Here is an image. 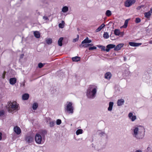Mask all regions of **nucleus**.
Segmentation results:
<instances>
[{
    "label": "nucleus",
    "mask_w": 152,
    "mask_h": 152,
    "mask_svg": "<svg viewBox=\"0 0 152 152\" xmlns=\"http://www.w3.org/2000/svg\"><path fill=\"white\" fill-rule=\"evenodd\" d=\"M77 38L78 39L79 38V35H77Z\"/></svg>",
    "instance_id": "obj_54"
},
{
    "label": "nucleus",
    "mask_w": 152,
    "mask_h": 152,
    "mask_svg": "<svg viewBox=\"0 0 152 152\" xmlns=\"http://www.w3.org/2000/svg\"><path fill=\"white\" fill-rule=\"evenodd\" d=\"M5 112L3 110H0V117H3L4 116L5 114Z\"/></svg>",
    "instance_id": "obj_30"
},
{
    "label": "nucleus",
    "mask_w": 152,
    "mask_h": 152,
    "mask_svg": "<svg viewBox=\"0 0 152 152\" xmlns=\"http://www.w3.org/2000/svg\"><path fill=\"white\" fill-rule=\"evenodd\" d=\"M149 11L151 13H152V8H151Z\"/></svg>",
    "instance_id": "obj_51"
},
{
    "label": "nucleus",
    "mask_w": 152,
    "mask_h": 152,
    "mask_svg": "<svg viewBox=\"0 0 152 152\" xmlns=\"http://www.w3.org/2000/svg\"><path fill=\"white\" fill-rule=\"evenodd\" d=\"M112 75L110 72H107L105 75V78L107 79H110Z\"/></svg>",
    "instance_id": "obj_15"
},
{
    "label": "nucleus",
    "mask_w": 152,
    "mask_h": 152,
    "mask_svg": "<svg viewBox=\"0 0 152 152\" xmlns=\"http://www.w3.org/2000/svg\"><path fill=\"white\" fill-rule=\"evenodd\" d=\"M144 14L145 17L147 18H149L151 15V14L150 12L149 11L148 12L145 13Z\"/></svg>",
    "instance_id": "obj_24"
},
{
    "label": "nucleus",
    "mask_w": 152,
    "mask_h": 152,
    "mask_svg": "<svg viewBox=\"0 0 152 152\" xmlns=\"http://www.w3.org/2000/svg\"><path fill=\"white\" fill-rule=\"evenodd\" d=\"M33 138L30 136H27L25 138V140L28 143L32 142H33Z\"/></svg>",
    "instance_id": "obj_8"
},
{
    "label": "nucleus",
    "mask_w": 152,
    "mask_h": 152,
    "mask_svg": "<svg viewBox=\"0 0 152 152\" xmlns=\"http://www.w3.org/2000/svg\"><path fill=\"white\" fill-rule=\"evenodd\" d=\"M38 105H33L32 108L34 110H35L38 107Z\"/></svg>",
    "instance_id": "obj_40"
},
{
    "label": "nucleus",
    "mask_w": 152,
    "mask_h": 152,
    "mask_svg": "<svg viewBox=\"0 0 152 152\" xmlns=\"http://www.w3.org/2000/svg\"><path fill=\"white\" fill-rule=\"evenodd\" d=\"M101 49H102V50H104V51H105V47L101 46Z\"/></svg>",
    "instance_id": "obj_43"
},
{
    "label": "nucleus",
    "mask_w": 152,
    "mask_h": 152,
    "mask_svg": "<svg viewBox=\"0 0 152 152\" xmlns=\"http://www.w3.org/2000/svg\"><path fill=\"white\" fill-rule=\"evenodd\" d=\"M89 46H93V44H88Z\"/></svg>",
    "instance_id": "obj_53"
},
{
    "label": "nucleus",
    "mask_w": 152,
    "mask_h": 152,
    "mask_svg": "<svg viewBox=\"0 0 152 152\" xmlns=\"http://www.w3.org/2000/svg\"><path fill=\"white\" fill-rule=\"evenodd\" d=\"M47 133V131L44 130L39 133H37L35 135V138L36 142L39 144L43 143L45 135Z\"/></svg>",
    "instance_id": "obj_3"
},
{
    "label": "nucleus",
    "mask_w": 152,
    "mask_h": 152,
    "mask_svg": "<svg viewBox=\"0 0 152 152\" xmlns=\"http://www.w3.org/2000/svg\"><path fill=\"white\" fill-rule=\"evenodd\" d=\"M80 47H84V48H87L89 47L88 44H86L82 45V44L80 46Z\"/></svg>",
    "instance_id": "obj_35"
},
{
    "label": "nucleus",
    "mask_w": 152,
    "mask_h": 152,
    "mask_svg": "<svg viewBox=\"0 0 152 152\" xmlns=\"http://www.w3.org/2000/svg\"><path fill=\"white\" fill-rule=\"evenodd\" d=\"M55 122L54 121H50L49 126L50 127H53L55 125Z\"/></svg>",
    "instance_id": "obj_29"
},
{
    "label": "nucleus",
    "mask_w": 152,
    "mask_h": 152,
    "mask_svg": "<svg viewBox=\"0 0 152 152\" xmlns=\"http://www.w3.org/2000/svg\"><path fill=\"white\" fill-rule=\"evenodd\" d=\"M115 45L113 44H109L107 45V48L105 49V51L107 52L109 51L110 49L111 48H115Z\"/></svg>",
    "instance_id": "obj_10"
},
{
    "label": "nucleus",
    "mask_w": 152,
    "mask_h": 152,
    "mask_svg": "<svg viewBox=\"0 0 152 152\" xmlns=\"http://www.w3.org/2000/svg\"><path fill=\"white\" fill-rule=\"evenodd\" d=\"M130 45L132 47H137L141 45V43H137L134 42H130L129 43Z\"/></svg>",
    "instance_id": "obj_9"
},
{
    "label": "nucleus",
    "mask_w": 152,
    "mask_h": 152,
    "mask_svg": "<svg viewBox=\"0 0 152 152\" xmlns=\"http://www.w3.org/2000/svg\"><path fill=\"white\" fill-rule=\"evenodd\" d=\"M74 107L72 105H67L65 111L69 113L72 114L73 113Z\"/></svg>",
    "instance_id": "obj_5"
},
{
    "label": "nucleus",
    "mask_w": 152,
    "mask_h": 152,
    "mask_svg": "<svg viewBox=\"0 0 152 152\" xmlns=\"http://www.w3.org/2000/svg\"><path fill=\"white\" fill-rule=\"evenodd\" d=\"M96 48L95 46H93L92 47H90L88 49L89 50H92L94 49H96Z\"/></svg>",
    "instance_id": "obj_39"
},
{
    "label": "nucleus",
    "mask_w": 152,
    "mask_h": 152,
    "mask_svg": "<svg viewBox=\"0 0 152 152\" xmlns=\"http://www.w3.org/2000/svg\"><path fill=\"white\" fill-rule=\"evenodd\" d=\"M113 104V102H110L109 104H110V105H112V104Z\"/></svg>",
    "instance_id": "obj_50"
},
{
    "label": "nucleus",
    "mask_w": 152,
    "mask_h": 152,
    "mask_svg": "<svg viewBox=\"0 0 152 152\" xmlns=\"http://www.w3.org/2000/svg\"><path fill=\"white\" fill-rule=\"evenodd\" d=\"M135 2V0H127L125 3V6L126 7H129Z\"/></svg>",
    "instance_id": "obj_6"
},
{
    "label": "nucleus",
    "mask_w": 152,
    "mask_h": 152,
    "mask_svg": "<svg viewBox=\"0 0 152 152\" xmlns=\"http://www.w3.org/2000/svg\"><path fill=\"white\" fill-rule=\"evenodd\" d=\"M83 130L82 129H78L76 131V133L77 135H78L79 134H82L83 133Z\"/></svg>",
    "instance_id": "obj_25"
},
{
    "label": "nucleus",
    "mask_w": 152,
    "mask_h": 152,
    "mask_svg": "<svg viewBox=\"0 0 152 152\" xmlns=\"http://www.w3.org/2000/svg\"><path fill=\"white\" fill-rule=\"evenodd\" d=\"M68 10V8L66 6L64 7L62 9V11L64 12H66Z\"/></svg>",
    "instance_id": "obj_26"
},
{
    "label": "nucleus",
    "mask_w": 152,
    "mask_h": 152,
    "mask_svg": "<svg viewBox=\"0 0 152 152\" xmlns=\"http://www.w3.org/2000/svg\"><path fill=\"white\" fill-rule=\"evenodd\" d=\"M128 21L129 19H127L125 21L124 25L122 26L123 27L125 28H126L127 27L128 22Z\"/></svg>",
    "instance_id": "obj_28"
},
{
    "label": "nucleus",
    "mask_w": 152,
    "mask_h": 152,
    "mask_svg": "<svg viewBox=\"0 0 152 152\" xmlns=\"http://www.w3.org/2000/svg\"><path fill=\"white\" fill-rule=\"evenodd\" d=\"M16 82V79L15 78H11L10 79V83L12 85L14 84Z\"/></svg>",
    "instance_id": "obj_14"
},
{
    "label": "nucleus",
    "mask_w": 152,
    "mask_h": 152,
    "mask_svg": "<svg viewBox=\"0 0 152 152\" xmlns=\"http://www.w3.org/2000/svg\"><path fill=\"white\" fill-rule=\"evenodd\" d=\"M105 15L108 17L112 15L111 11L110 10H107L106 12Z\"/></svg>",
    "instance_id": "obj_27"
},
{
    "label": "nucleus",
    "mask_w": 152,
    "mask_h": 152,
    "mask_svg": "<svg viewBox=\"0 0 152 152\" xmlns=\"http://www.w3.org/2000/svg\"><path fill=\"white\" fill-rule=\"evenodd\" d=\"M124 100L123 99H118L117 101V104H124Z\"/></svg>",
    "instance_id": "obj_20"
},
{
    "label": "nucleus",
    "mask_w": 152,
    "mask_h": 152,
    "mask_svg": "<svg viewBox=\"0 0 152 152\" xmlns=\"http://www.w3.org/2000/svg\"><path fill=\"white\" fill-rule=\"evenodd\" d=\"M92 42L91 40H89L88 38L87 37L86 39L83 40L81 42L82 44H83L85 43L89 44Z\"/></svg>",
    "instance_id": "obj_12"
},
{
    "label": "nucleus",
    "mask_w": 152,
    "mask_h": 152,
    "mask_svg": "<svg viewBox=\"0 0 152 152\" xmlns=\"http://www.w3.org/2000/svg\"><path fill=\"white\" fill-rule=\"evenodd\" d=\"M63 39V37H61L59 38L58 40V45L60 46H61L62 45V42Z\"/></svg>",
    "instance_id": "obj_21"
},
{
    "label": "nucleus",
    "mask_w": 152,
    "mask_h": 152,
    "mask_svg": "<svg viewBox=\"0 0 152 152\" xmlns=\"http://www.w3.org/2000/svg\"><path fill=\"white\" fill-rule=\"evenodd\" d=\"M78 39L77 38H76L74 39L73 41V42H76V41H77L78 40Z\"/></svg>",
    "instance_id": "obj_47"
},
{
    "label": "nucleus",
    "mask_w": 152,
    "mask_h": 152,
    "mask_svg": "<svg viewBox=\"0 0 152 152\" xmlns=\"http://www.w3.org/2000/svg\"><path fill=\"white\" fill-rule=\"evenodd\" d=\"M61 123V120L59 119H58L56 121V124L57 125H60Z\"/></svg>",
    "instance_id": "obj_36"
},
{
    "label": "nucleus",
    "mask_w": 152,
    "mask_h": 152,
    "mask_svg": "<svg viewBox=\"0 0 152 152\" xmlns=\"http://www.w3.org/2000/svg\"><path fill=\"white\" fill-rule=\"evenodd\" d=\"M47 43L48 44H50L52 43V40L51 39H48L46 40Z\"/></svg>",
    "instance_id": "obj_32"
},
{
    "label": "nucleus",
    "mask_w": 152,
    "mask_h": 152,
    "mask_svg": "<svg viewBox=\"0 0 152 152\" xmlns=\"http://www.w3.org/2000/svg\"><path fill=\"white\" fill-rule=\"evenodd\" d=\"M147 150L150 152H152V147L151 146H148L147 148Z\"/></svg>",
    "instance_id": "obj_34"
},
{
    "label": "nucleus",
    "mask_w": 152,
    "mask_h": 152,
    "mask_svg": "<svg viewBox=\"0 0 152 152\" xmlns=\"http://www.w3.org/2000/svg\"><path fill=\"white\" fill-rule=\"evenodd\" d=\"M48 119L50 120V118H49Z\"/></svg>",
    "instance_id": "obj_57"
},
{
    "label": "nucleus",
    "mask_w": 152,
    "mask_h": 152,
    "mask_svg": "<svg viewBox=\"0 0 152 152\" xmlns=\"http://www.w3.org/2000/svg\"><path fill=\"white\" fill-rule=\"evenodd\" d=\"M135 152H142V151L140 149H138L136 150Z\"/></svg>",
    "instance_id": "obj_44"
},
{
    "label": "nucleus",
    "mask_w": 152,
    "mask_h": 152,
    "mask_svg": "<svg viewBox=\"0 0 152 152\" xmlns=\"http://www.w3.org/2000/svg\"><path fill=\"white\" fill-rule=\"evenodd\" d=\"M123 45L124 44H118L117 45L116 47H115L114 50L117 51L120 50Z\"/></svg>",
    "instance_id": "obj_13"
},
{
    "label": "nucleus",
    "mask_w": 152,
    "mask_h": 152,
    "mask_svg": "<svg viewBox=\"0 0 152 152\" xmlns=\"http://www.w3.org/2000/svg\"><path fill=\"white\" fill-rule=\"evenodd\" d=\"M128 117L132 121H134L136 119V116L133 115V113L131 112H130L129 114Z\"/></svg>",
    "instance_id": "obj_7"
},
{
    "label": "nucleus",
    "mask_w": 152,
    "mask_h": 152,
    "mask_svg": "<svg viewBox=\"0 0 152 152\" xmlns=\"http://www.w3.org/2000/svg\"><path fill=\"white\" fill-rule=\"evenodd\" d=\"M6 107L9 113H14L18 110V105H7Z\"/></svg>",
    "instance_id": "obj_4"
},
{
    "label": "nucleus",
    "mask_w": 152,
    "mask_h": 152,
    "mask_svg": "<svg viewBox=\"0 0 152 152\" xmlns=\"http://www.w3.org/2000/svg\"><path fill=\"white\" fill-rule=\"evenodd\" d=\"M102 149V148H97V149H96V150H97L98 151H100Z\"/></svg>",
    "instance_id": "obj_49"
},
{
    "label": "nucleus",
    "mask_w": 152,
    "mask_h": 152,
    "mask_svg": "<svg viewBox=\"0 0 152 152\" xmlns=\"http://www.w3.org/2000/svg\"><path fill=\"white\" fill-rule=\"evenodd\" d=\"M104 26L105 25L104 24H102L96 30V31L98 32L100 31Z\"/></svg>",
    "instance_id": "obj_18"
},
{
    "label": "nucleus",
    "mask_w": 152,
    "mask_h": 152,
    "mask_svg": "<svg viewBox=\"0 0 152 152\" xmlns=\"http://www.w3.org/2000/svg\"><path fill=\"white\" fill-rule=\"evenodd\" d=\"M58 26L60 28H63L64 26V22L63 20L62 21L61 23H59Z\"/></svg>",
    "instance_id": "obj_22"
},
{
    "label": "nucleus",
    "mask_w": 152,
    "mask_h": 152,
    "mask_svg": "<svg viewBox=\"0 0 152 152\" xmlns=\"http://www.w3.org/2000/svg\"><path fill=\"white\" fill-rule=\"evenodd\" d=\"M35 104V105L37 104L36 103H34V104Z\"/></svg>",
    "instance_id": "obj_56"
},
{
    "label": "nucleus",
    "mask_w": 152,
    "mask_h": 152,
    "mask_svg": "<svg viewBox=\"0 0 152 152\" xmlns=\"http://www.w3.org/2000/svg\"><path fill=\"white\" fill-rule=\"evenodd\" d=\"M14 131L18 134H19L21 133V130L20 128L17 126L14 127Z\"/></svg>",
    "instance_id": "obj_11"
},
{
    "label": "nucleus",
    "mask_w": 152,
    "mask_h": 152,
    "mask_svg": "<svg viewBox=\"0 0 152 152\" xmlns=\"http://www.w3.org/2000/svg\"><path fill=\"white\" fill-rule=\"evenodd\" d=\"M2 134L0 132V140H1L2 139Z\"/></svg>",
    "instance_id": "obj_48"
},
{
    "label": "nucleus",
    "mask_w": 152,
    "mask_h": 152,
    "mask_svg": "<svg viewBox=\"0 0 152 152\" xmlns=\"http://www.w3.org/2000/svg\"><path fill=\"white\" fill-rule=\"evenodd\" d=\"M141 21L140 18H136L135 19V22L136 23H138L140 22Z\"/></svg>",
    "instance_id": "obj_37"
},
{
    "label": "nucleus",
    "mask_w": 152,
    "mask_h": 152,
    "mask_svg": "<svg viewBox=\"0 0 152 152\" xmlns=\"http://www.w3.org/2000/svg\"><path fill=\"white\" fill-rule=\"evenodd\" d=\"M34 36L37 38L40 37V34L39 33L38 31H35L34 32Z\"/></svg>",
    "instance_id": "obj_17"
},
{
    "label": "nucleus",
    "mask_w": 152,
    "mask_h": 152,
    "mask_svg": "<svg viewBox=\"0 0 152 152\" xmlns=\"http://www.w3.org/2000/svg\"><path fill=\"white\" fill-rule=\"evenodd\" d=\"M114 34L116 35H120V32L118 29H115L114 31Z\"/></svg>",
    "instance_id": "obj_23"
},
{
    "label": "nucleus",
    "mask_w": 152,
    "mask_h": 152,
    "mask_svg": "<svg viewBox=\"0 0 152 152\" xmlns=\"http://www.w3.org/2000/svg\"><path fill=\"white\" fill-rule=\"evenodd\" d=\"M105 134V133L104 132H100L99 133V135L100 136H102L104 135V134Z\"/></svg>",
    "instance_id": "obj_42"
},
{
    "label": "nucleus",
    "mask_w": 152,
    "mask_h": 152,
    "mask_svg": "<svg viewBox=\"0 0 152 152\" xmlns=\"http://www.w3.org/2000/svg\"><path fill=\"white\" fill-rule=\"evenodd\" d=\"M68 104H69V105L72 104V103L71 102H69V103Z\"/></svg>",
    "instance_id": "obj_55"
},
{
    "label": "nucleus",
    "mask_w": 152,
    "mask_h": 152,
    "mask_svg": "<svg viewBox=\"0 0 152 152\" xmlns=\"http://www.w3.org/2000/svg\"><path fill=\"white\" fill-rule=\"evenodd\" d=\"M113 105H109V107L108 108V111H111L112 110Z\"/></svg>",
    "instance_id": "obj_38"
},
{
    "label": "nucleus",
    "mask_w": 152,
    "mask_h": 152,
    "mask_svg": "<svg viewBox=\"0 0 152 152\" xmlns=\"http://www.w3.org/2000/svg\"><path fill=\"white\" fill-rule=\"evenodd\" d=\"M97 87L94 85H90L87 90L86 94L89 98L93 99L95 96Z\"/></svg>",
    "instance_id": "obj_2"
},
{
    "label": "nucleus",
    "mask_w": 152,
    "mask_h": 152,
    "mask_svg": "<svg viewBox=\"0 0 152 152\" xmlns=\"http://www.w3.org/2000/svg\"><path fill=\"white\" fill-rule=\"evenodd\" d=\"M72 59L73 61H78L80 60V57L78 56H75L72 58Z\"/></svg>",
    "instance_id": "obj_19"
},
{
    "label": "nucleus",
    "mask_w": 152,
    "mask_h": 152,
    "mask_svg": "<svg viewBox=\"0 0 152 152\" xmlns=\"http://www.w3.org/2000/svg\"><path fill=\"white\" fill-rule=\"evenodd\" d=\"M124 32H120V35H121V36L122 37L124 35Z\"/></svg>",
    "instance_id": "obj_46"
},
{
    "label": "nucleus",
    "mask_w": 152,
    "mask_h": 152,
    "mask_svg": "<svg viewBox=\"0 0 152 152\" xmlns=\"http://www.w3.org/2000/svg\"><path fill=\"white\" fill-rule=\"evenodd\" d=\"M103 37L105 39H107L109 38V36L107 32H104L103 34Z\"/></svg>",
    "instance_id": "obj_31"
},
{
    "label": "nucleus",
    "mask_w": 152,
    "mask_h": 152,
    "mask_svg": "<svg viewBox=\"0 0 152 152\" xmlns=\"http://www.w3.org/2000/svg\"><path fill=\"white\" fill-rule=\"evenodd\" d=\"M8 104H16L17 102L15 101H11L8 102Z\"/></svg>",
    "instance_id": "obj_33"
},
{
    "label": "nucleus",
    "mask_w": 152,
    "mask_h": 152,
    "mask_svg": "<svg viewBox=\"0 0 152 152\" xmlns=\"http://www.w3.org/2000/svg\"><path fill=\"white\" fill-rule=\"evenodd\" d=\"M132 134L133 137L137 140H142L145 137V129L140 125L134 126L132 129Z\"/></svg>",
    "instance_id": "obj_1"
},
{
    "label": "nucleus",
    "mask_w": 152,
    "mask_h": 152,
    "mask_svg": "<svg viewBox=\"0 0 152 152\" xmlns=\"http://www.w3.org/2000/svg\"><path fill=\"white\" fill-rule=\"evenodd\" d=\"M29 97V95L28 94H23L22 96V98L23 100H27Z\"/></svg>",
    "instance_id": "obj_16"
},
{
    "label": "nucleus",
    "mask_w": 152,
    "mask_h": 152,
    "mask_svg": "<svg viewBox=\"0 0 152 152\" xmlns=\"http://www.w3.org/2000/svg\"><path fill=\"white\" fill-rule=\"evenodd\" d=\"M149 43L150 44H152V40H151L149 41Z\"/></svg>",
    "instance_id": "obj_52"
},
{
    "label": "nucleus",
    "mask_w": 152,
    "mask_h": 152,
    "mask_svg": "<svg viewBox=\"0 0 152 152\" xmlns=\"http://www.w3.org/2000/svg\"><path fill=\"white\" fill-rule=\"evenodd\" d=\"M43 19L45 20H48V18L46 16H44L43 17Z\"/></svg>",
    "instance_id": "obj_45"
},
{
    "label": "nucleus",
    "mask_w": 152,
    "mask_h": 152,
    "mask_svg": "<svg viewBox=\"0 0 152 152\" xmlns=\"http://www.w3.org/2000/svg\"><path fill=\"white\" fill-rule=\"evenodd\" d=\"M44 65L42 63H39L38 64V67L39 68H41L43 67Z\"/></svg>",
    "instance_id": "obj_41"
}]
</instances>
